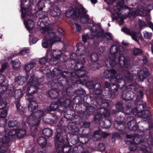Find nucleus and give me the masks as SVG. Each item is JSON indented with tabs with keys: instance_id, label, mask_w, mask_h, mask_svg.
<instances>
[{
	"instance_id": "1",
	"label": "nucleus",
	"mask_w": 153,
	"mask_h": 153,
	"mask_svg": "<svg viewBox=\"0 0 153 153\" xmlns=\"http://www.w3.org/2000/svg\"><path fill=\"white\" fill-rule=\"evenodd\" d=\"M45 112L42 110H39L34 111L33 114L27 117L24 114L22 110L20 109V116L23 118L22 121L23 123V126L25 127L27 124L32 132L35 133L38 131L39 124L40 123L41 118L45 115Z\"/></svg>"
},
{
	"instance_id": "2",
	"label": "nucleus",
	"mask_w": 153,
	"mask_h": 153,
	"mask_svg": "<svg viewBox=\"0 0 153 153\" xmlns=\"http://www.w3.org/2000/svg\"><path fill=\"white\" fill-rule=\"evenodd\" d=\"M54 140V145L57 153H64L72 151L67 134L61 136L59 134H56Z\"/></svg>"
},
{
	"instance_id": "3",
	"label": "nucleus",
	"mask_w": 153,
	"mask_h": 153,
	"mask_svg": "<svg viewBox=\"0 0 153 153\" xmlns=\"http://www.w3.org/2000/svg\"><path fill=\"white\" fill-rule=\"evenodd\" d=\"M86 12L85 9L81 5L70 8L67 11L66 15L68 17L72 18L73 20L77 19L80 17V22L85 24L87 23L89 20V16L86 13Z\"/></svg>"
},
{
	"instance_id": "4",
	"label": "nucleus",
	"mask_w": 153,
	"mask_h": 153,
	"mask_svg": "<svg viewBox=\"0 0 153 153\" xmlns=\"http://www.w3.org/2000/svg\"><path fill=\"white\" fill-rule=\"evenodd\" d=\"M70 76L75 77L74 76L73 72L62 70L60 75L58 78L56 79H51L49 83L56 88L58 87L57 85L62 87H64L67 84L70 85L72 83L71 80L70 79Z\"/></svg>"
},
{
	"instance_id": "5",
	"label": "nucleus",
	"mask_w": 153,
	"mask_h": 153,
	"mask_svg": "<svg viewBox=\"0 0 153 153\" xmlns=\"http://www.w3.org/2000/svg\"><path fill=\"white\" fill-rule=\"evenodd\" d=\"M124 51V49L121 46L118 48L116 45L113 44L111 45L110 52L112 55L107 59V62L111 67H115L117 63L119 64L118 59L120 56L122 55L125 57L123 54Z\"/></svg>"
},
{
	"instance_id": "6",
	"label": "nucleus",
	"mask_w": 153,
	"mask_h": 153,
	"mask_svg": "<svg viewBox=\"0 0 153 153\" xmlns=\"http://www.w3.org/2000/svg\"><path fill=\"white\" fill-rule=\"evenodd\" d=\"M64 53L58 50H54L51 53L50 57L46 56L40 59L39 62L40 64L45 65L48 61L51 64L57 65L60 61V58L63 56Z\"/></svg>"
},
{
	"instance_id": "7",
	"label": "nucleus",
	"mask_w": 153,
	"mask_h": 153,
	"mask_svg": "<svg viewBox=\"0 0 153 153\" xmlns=\"http://www.w3.org/2000/svg\"><path fill=\"white\" fill-rule=\"evenodd\" d=\"M110 82V90L114 96H116L120 92L122 93L125 85L124 79L122 78L111 79Z\"/></svg>"
},
{
	"instance_id": "8",
	"label": "nucleus",
	"mask_w": 153,
	"mask_h": 153,
	"mask_svg": "<svg viewBox=\"0 0 153 153\" xmlns=\"http://www.w3.org/2000/svg\"><path fill=\"white\" fill-rule=\"evenodd\" d=\"M46 38V40L42 42V45L43 48H48V52L51 51L52 46L54 43L61 41L60 38L53 32L48 33Z\"/></svg>"
},
{
	"instance_id": "9",
	"label": "nucleus",
	"mask_w": 153,
	"mask_h": 153,
	"mask_svg": "<svg viewBox=\"0 0 153 153\" xmlns=\"http://www.w3.org/2000/svg\"><path fill=\"white\" fill-rule=\"evenodd\" d=\"M118 61L120 65H123L124 67L129 69L134 74H137L140 70V68L139 66L130 64L129 61L126 59L122 55L119 57Z\"/></svg>"
},
{
	"instance_id": "10",
	"label": "nucleus",
	"mask_w": 153,
	"mask_h": 153,
	"mask_svg": "<svg viewBox=\"0 0 153 153\" xmlns=\"http://www.w3.org/2000/svg\"><path fill=\"white\" fill-rule=\"evenodd\" d=\"M125 120L123 115L118 114H116L114 124V128L119 131L124 130L127 128Z\"/></svg>"
},
{
	"instance_id": "11",
	"label": "nucleus",
	"mask_w": 153,
	"mask_h": 153,
	"mask_svg": "<svg viewBox=\"0 0 153 153\" xmlns=\"http://www.w3.org/2000/svg\"><path fill=\"white\" fill-rule=\"evenodd\" d=\"M31 5L30 0H21V9L20 12H21V18H24L26 15H32V10L29 8Z\"/></svg>"
},
{
	"instance_id": "12",
	"label": "nucleus",
	"mask_w": 153,
	"mask_h": 153,
	"mask_svg": "<svg viewBox=\"0 0 153 153\" xmlns=\"http://www.w3.org/2000/svg\"><path fill=\"white\" fill-rule=\"evenodd\" d=\"M50 80L49 81L48 84L49 86L51 87V89L47 93V95L49 98L52 99H55L59 97V94L60 91L61 90L62 87L57 85L58 87H54L53 85L50 84Z\"/></svg>"
},
{
	"instance_id": "13",
	"label": "nucleus",
	"mask_w": 153,
	"mask_h": 153,
	"mask_svg": "<svg viewBox=\"0 0 153 153\" xmlns=\"http://www.w3.org/2000/svg\"><path fill=\"white\" fill-rule=\"evenodd\" d=\"M74 73V76H75L74 78H78L79 79V82L81 84H83V81H85L86 79L88 78L87 76V72L85 70V68H82L76 71H75Z\"/></svg>"
},
{
	"instance_id": "14",
	"label": "nucleus",
	"mask_w": 153,
	"mask_h": 153,
	"mask_svg": "<svg viewBox=\"0 0 153 153\" xmlns=\"http://www.w3.org/2000/svg\"><path fill=\"white\" fill-rule=\"evenodd\" d=\"M61 106L58 100L56 101L51 102L50 105L47 108L46 113H49L53 117H56V114L55 112L52 113V111H54L57 110H59V108Z\"/></svg>"
},
{
	"instance_id": "15",
	"label": "nucleus",
	"mask_w": 153,
	"mask_h": 153,
	"mask_svg": "<svg viewBox=\"0 0 153 153\" xmlns=\"http://www.w3.org/2000/svg\"><path fill=\"white\" fill-rule=\"evenodd\" d=\"M109 134L102 131L99 127L97 128L94 131L93 138L96 141H100L102 138L105 139L107 137Z\"/></svg>"
},
{
	"instance_id": "16",
	"label": "nucleus",
	"mask_w": 153,
	"mask_h": 153,
	"mask_svg": "<svg viewBox=\"0 0 153 153\" xmlns=\"http://www.w3.org/2000/svg\"><path fill=\"white\" fill-rule=\"evenodd\" d=\"M117 5L114 6L113 11L115 13H117L121 10H125L127 9H129V7L127 5H125V0H112V2H114L116 1Z\"/></svg>"
},
{
	"instance_id": "17",
	"label": "nucleus",
	"mask_w": 153,
	"mask_h": 153,
	"mask_svg": "<svg viewBox=\"0 0 153 153\" xmlns=\"http://www.w3.org/2000/svg\"><path fill=\"white\" fill-rule=\"evenodd\" d=\"M31 15H26V18L24 21V23L26 29L30 31L33 29L34 27L35 23L33 20L34 15L32 13Z\"/></svg>"
},
{
	"instance_id": "18",
	"label": "nucleus",
	"mask_w": 153,
	"mask_h": 153,
	"mask_svg": "<svg viewBox=\"0 0 153 153\" xmlns=\"http://www.w3.org/2000/svg\"><path fill=\"white\" fill-rule=\"evenodd\" d=\"M102 76L103 78L109 79L110 82L111 79H117V71L112 69L105 70L103 72Z\"/></svg>"
},
{
	"instance_id": "19",
	"label": "nucleus",
	"mask_w": 153,
	"mask_h": 153,
	"mask_svg": "<svg viewBox=\"0 0 153 153\" xmlns=\"http://www.w3.org/2000/svg\"><path fill=\"white\" fill-rule=\"evenodd\" d=\"M55 119H56V123L58 122L59 123L56 126V134H59L61 136H64L65 134L66 130L65 129L64 127L65 126V124L64 123V121L61 119L60 120L57 119V117H55Z\"/></svg>"
},
{
	"instance_id": "20",
	"label": "nucleus",
	"mask_w": 153,
	"mask_h": 153,
	"mask_svg": "<svg viewBox=\"0 0 153 153\" xmlns=\"http://www.w3.org/2000/svg\"><path fill=\"white\" fill-rule=\"evenodd\" d=\"M149 75L148 69L146 68H140L137 74V78L139 82H142Z\"/></svg>"
},
{
	"instance_id": "21",
	"label": "nucleus",
	"mask_w": 153,
	"mask_h": 153,
	"mask_svg": "<svg viewBox=\"0 0 153 153\" xmlns=\"http://www.w3.org/2000/svg\"><path fill=\"white\" fill-rule=\"evenodd\" d=\"M149 75L148 69L146 68H140L137 74V78L139 82H142Z\"/></svg>"
},
{
	"instance_id": "22",
	"label": "nucleus",
	"mask_w": 153,
	"mask_h": 153,
	"mask_svg": "<svg viewBox=\"0 0 153 153\" xmlns=\"http://www.w3.org/2000/svg\"><path fill=\"white\" fill-rule=\"evenodd\" d=\"M144 131H148L149 132V135H147L146 140L147 142H146V144H153V121H151L149 123V126L148 128L146 129L145 130L143 129Z\"/></svg>"
},
{
	"instance_id": "23",
	"label": "nucleus",
	"mask_w": 153,
	"mask_h": 153,
	"mask_svg": "<svg viewBox=\"0 0 153 153\" xmlns=\"http://www.w3.org/2000/svg\"><path fill=\"white\" fill-rule=\"evenodd\" d=\"M72 84L70 85L67 84L64 87H62L60 91L62 96L70 97L73 95L74 90L73 87L71 86Z\"/></svg>"
},
{
	"instance_id": "24",
	"label": "nucleus",
	"mask_w": 153,
	"mask_h": 153,
	"mask_svg": "<svg viewBox=\"0 0 153 153\" xmlns=\"http://www.w3.org/2000/svg\"><path fill=\"white\" fill-rule=\"evenodd\" d=\"M86 63L85 59L84 57L80 58V59L74 62V64L72 62L71 67H73L75 71H76L82 68H84L85 64Z\"/></svg>"
},
{
	"instance_id": "25",
	"label": "nucleus",
	"mask_w": 153,
	"mask_h": 153,
	"mask_svg": "<svg viewBox=\"0 0 153 153\" xmlns=\"http://www.w3.org/2000/svg\"><path fill=\"white\" fill-rule=\"evenodd\" d=\"M27 87H32L33 89H36L39 87V83L38 80L34 74H33L30 77L29 81L27 83Z\"/></svg>"
},
{
	"instance_id": "26",
	"label": "nucleus",
	"mask_w": 153,
	"mask_h": 153,
	"mask_svg": "<svg viewBox=\"0 0 153 153\" xmlns=\"http://www.w3.org/2000/svg\"><path fill=\"white\" fill-rule=\"evenodd\" d=\"M25 88L27 89V93L26 96L25 98L28 100L29 102L31 101H34L33 100V94L37 92V90L36 89H33L32 87H27L26 86Z\"/></svg>"
},
{
	"instance_id": "27",
	"label": "nucleus",
	"mask_w": 153,
	"mask_h": 153,
	"mask_svg": "<svg viewBox=\"0 0 153 153\" xmlns=\"http://www.w3.org/2000/svg\"><path fill=\"white\" fill-rule=\"evenodd\" d=\"M98 27L100 28V30L95 35L96 38H99L100 37L105 38V36H109L110 39H112L113 40V37L112 36L111 34V33L109 32H106L105 33L104 30L102 28V27L100 25H98Z\"/></svg>"
},
{
	"instance_id": "28",
	"label": "nucleus",
	"mask_w": 153,
	"mask_h": 153,
	"mask_svg": "<svg viewBox=\"0 0 153 153\" xmlns=\"http://www.w3.org/2000/svg\"><path fill=\"white\" fill-rule=\"evenodd\" d=\"M69 97L62 96L58 100L61 106H63L65 107H68L71 103V100Z\"/></svg>"
},
{
	"instance_id": "29",
	"label": "nucleus",
	"mask_w": 153,
	"mask_h": 153,
	"mask_svg": "<svg viewBox=\"0 0 153 153\" xmlns=\"http://www.w3.org/2000/svg\"><path fill=\"white\" fill-rule=\"evenodd\" d=\"M76 53L78 56H81L85 55L86 53V51L85 46L81 42L77 43L76 45Z\"/></svg>"
},
{
	"instance_id": "30",
	"label": "nucleus",
	"mask_w": 153,
	"mask_h": 153,
	"mask_svg": "<svg viewBox=\"0 0 153 153\" xmlns=\"http://www.w3.org/2000/svg\"><path fill=\"white\" fill-rule=\"evenodd\" d=\"M86 101L87 102L91 104L96 105L94 103H99L100 102H101L102 99L101 97H100L96 96L95 98L93 97L90 95H88L86 97Z\"/></svg>"
},
{
	"instance_id": "31",
	"label": "nucleus",
	"mask_w": 153,
	"mask_h": 153,
	"mask_svg": "<svg viewBox=\"0 0 153 153\" xmlns=\"http://www.w3.org/2000/svg\"><path fill=\"white\" fill-rule=\"evenodd\" d=\"M38 103L35 100L31 101L29 102L28 105V111L31 112L30 115L33 114L35 111L38 109Z\"/></svg>"
},
{
	"instance_id": "32",
	"label": "nucleus",
	"mask_w": 153,
	"mask_h": 153,
	"mask_svg": "<svg viewBox=\"0 0 153 153\" xmlns=\"http://www.w3.org/2000/svg\"><path fill=\"white\" fill-rule=\"evenodd\" d=\"M122 94L125 99L127 100H133L134 98V94L131 90H123Z\"/></svg>"
},
{
	"instance_id": "33",
	"label": "nucleus",
	"mask_w": 153,
	"mask_h": 153,
	"mask_svg": "<svg viewBox=\"0 0 153 153\" xmlns=\"http://www.w3.org/2000/svg\"><path fill=\"white\" fill-rule=\"evenodd\" d=\"M127 124V128L130 131H135L138 128V125L135 120L132 119L129 121Z\"/></svg>"
},
{
	"instance_id": "34",
	"label": "nucleus",
	"mask_w": 153,
	"mask_h": 153,
	"mask_svg": "<svg viewBox=\"0 0 153 153\" xmlns=\"http://www.w3.org/2000/svg\"><path fill=\"white\" fill-rule=\"evenodd\" d=\"M120 73L124 76L125 78L127 81H131L133 79V77L131 74L128 71L125 70L124 68L120 69Z\"/></svg>"
},
{
	"instance_id": "35",
	"label": "nucleus",
	"mask_w": 153,
	"mask_h": 153,
	"mask_svg": "<svg viewBox=\"0 0 153 153\" xmlns=\"http://www.w3.org/2000/svg\"><path fill=\"white\" fill-rule=\"evenodd\" d=\"M92 88H93V93L96 95L100 96L102 92L101 84L98 82L96 83Z\"/></svg>"
},
{
	"instance_id": "36",
	"label": "nucleus",
	"mask_w": 153,
	"mask_h": 153,
	"mask_svg": "<svg viewBox=\"0 0 153 153\" xmlns=\"http://www.w3.org/2000/svg\"><path fill=\"white\" fill-rule=\"evenodd\" d=\"M62 70L58 68H54L49 74H47V76L49 78H52L54 76H60Z\"/></svg>"
},
{
	"instance_id": "37",
	"label": "nucleus",
	"mask_w": 153,
	"mask_h": 153,
	"mask_svg": "<svg viewBox=\"0 0 153 153\" xmlns=\"http://www.w3.org/2000/svg\"><path fill=\"white\" fill-rule=\"evenodd\" d=\"M50 15L53 17H56L59 15L61 13V10L59 7L55 6L53 9H51L50 11Z\"/></svg>"
},
{
	"instance_id": "38",
	"label": "nucleus",
	"mask_w": 153,
	"mask_h": 153,
	"mask_svg": "<svg viewBox=\"0 0 153 153\" xmlns=\"http://www.w3.org/2000/svg\"><path fill=\"white\" fill-rule=\"evenodd\" d=\"M87 104L85 105L83 103H80L79 105H76V110L79 114H82L86 111Z\"/></svg>"
},
{
	"instance_id": "39",
	"label": "nucleus",
	"mask_w": 153,
	"mask_h": 153,
	"mask_svg": "<svg viewBox=\"0 0 153 153\" xmlns=\"http://www.w3.org/2000/svg\"><path fill=\"white\" fill-rule=\"evenodd\" d=\"M147 106L145 103H137L135 107H134L135 111L138 113H140L143 111L145 108H146Z\"/></svg>"
},
{
	"instance_id": "40",
	"label": "nucleus",
	"mask_w": 153,
	"mask_h": 153,
	"mask_svg": "<svg viewBox=\"0 0 153 153\" xmlns=\"http://www.w3.org/2000/svg\"><path fill=\"white\" fill-rule=\"evenodd\" d=\"M147 140H146V141L142 144L143 147L140 148V150L142 152H148V150H151L153 148V144H150V145L149 144H146V143L147 142Z\"/></svg>"
},
{
	"instance_id": "41",
	"label": "nucleus",
	"mask_w": 153,
	"mask_h": 153,
	"mask_svg": "<svg viewBox=\"0 0 153 153\" xmlns=\"http://www.w3.org/2000/svg\"><path fill=\"white\" fill-rule=\"evenodd\" d=\"M7 124V120L4 118H0V133L3 135L5 133V129L4 127Z\"/></svg>"
},
{
	"instance_id": "42",
	"label": "nucleus",
	"mask_w": 153,
	"mask_h": 153,
	"mask_svg": "<svg viewBox=\"0 0 153 153\" xmlns=\"http://www.w3.org/2000/svg\"><path fill=\"white\" fill-rule=\"evenodd\" d=\"M144 142L141 139L140 137H133V139L131 140H126V143L127 144H130L132 143H134V144L137 145L140 143L142 144Z\"/></svg>"
},
{
	"instance_id": "43",
	"label": "nucleus",
	"mask_w": 153,
	"mask_h": 153,
	"mask_svg": "<svg viewBox=\"0 0 153 153\" xmlns=\"http://www.w3.org/2000/svg\"><path fill=\"white\" fill-rule=\"evenodd\" d=\"M36 60L30 61L29 63L25 65L24 69L26 72H29L36 65Z\"/></svg>"
},
{
	"instance_id": "44",
	"label": "nucleus",
	"mask_w": 153,
	"mask_h": 153,
	"mask_svg": "<svg viewBox=\"0 0 153 153\" xmlns=\"http://www.w3.org/2000/svg\"><path fill=\"white\" fill-rule=\"evenodd\" d=\"M140 116L143 119L149 120L151 117V113L149 111L146 110L141 113Z\"/></svg>"
},
{
	"instance_id": "45",
	"label": "nucleus",
	"mask_w": 153,
	"mask_h": 153,
	"mask_svg": "<svg viewBox=\"0 0 153 153\" xmlns=\"http://www.w3.org/2000/svg\"><path fill=\"white\" fill-rule=\"evenodd\" d=\"M47 141V138L43 137H39L38 138L37 143L42 148H44L46 147Z\"/></svg>"
},
{
	"instance_id": "46",
	"label": "nucleus",
	"mask_w": 153,
	"mask_h": 153,
	"mask_svg": "<svg viewBox=\"0 0 153 153\" xmlns=\"http://www.w3.org/2000/svg\"><path fill=\"white\" fill-rule=\"evenodd\" d=\"M102 67V65L97 62H94L90 66L88 69L89 71H94L99 69Z\"/></svg>"
},
{
	"instance_id": "47",
	"label": "nucleus",
	"mask_w": 153,
	"mask_h": 153,
	"mask_svg": "<svg viewBox=\"0 0 153 153\" xmlns=\"http://www.w3.org/2000/svg\"><path fill=\"white\" fill-rule=\"evenodd\" d=\"M48 23L47 20L43 21L42 20V22L39 23H38V25L41 27V29L42 30L45 32H47L49 31L50 29L49 27L47 26V24Z\"/></svg>"
},
{
	"instance_id": "48",
	"label": "nucleus",
	"mask_w": 153,
	"mask_h": 153,
	"mask_svg": "<svg viewBox=\"0 0 153 153\" xmlns=\"http://www.w3.org/2000/svg\"><path fill=\"white\" fill-rule=\"evenodd\" d=\"M42 133L46 138H49L52 136L53 132L51 129L49 128H46L42 130Z\"/></svg>"
},
{
	"instance_id": "49",
	"label": "nucleus",
	"mask_w": 153,
	"mask_h": 153,
	"mask_svg": "<svg viewBox=\"0 0 153 153\" xmlns=\"http://www.w3.org/2000/svg\"><path fill=\"white\" fill-rule=\"evenodd\" d=\"M19 89L16 90L14 93V96L15 98L14 101L15 104L16 106V108L18 110L19 108Z\"/></svg>"
},
{
	"instance_id": "50",
	"label": "nucleus",
	"mask_w": 153,
	"mask_h": 153,
	"mask_svg": "<svg viewBox=\"0 0 153 153\" xmlns=\"http://www.w3.org/2000/svg\"><path fill=\"white\" fill-rule=\"evenodd\" d=\"M100 25L99 24H96L94 22L92 26L90 28V30L93 33H95L97 32V33L95 34L94 35L93 37H92V38L96 37L95 35L99 32V31L100 30V28L98 27V25Z\"/></svg>"
},
{
	"instance_id": "51",
	"label": "nucleus",
	"mask_w": 153,
	"mask_h": 153,
	"mask_svg": "<svg viewBox=\"0 0 153 153\" xmlns=\"http://www.w3.org/2000/svg\"><path fill=\"white\" fill-rule=\"evenodd\" d=\"M100 95L104 96V98H105V97H106V98L107 97H110L111 98L113 94L112 93V92H111L110 89H108L107 90L105 89L102 90V92L101 94H100Z\"/></svg>"
},
{
	"instance_id": "52",
	"label": "nucleus",
	"mask_w": 153,
	"mask_h": 153,
	"mask_svg": "<svg viewBox=\"0 0 153 153\" xmlns=\"http://www.w3.org/2000/svg\"><path fill=\"white\" fill-rule=\"evenodd\" d=\"M131 103L126 104L125 108H123V111L124 112L125 114H130L133 112V108L131 106Z\"/></svg>"
},
{
	"instance_id": "53",
	"label": "nucleus",
	"mask_w": 153,
	"mask_h": 153,
	"mask_svg": "<svg viewBox=\"0 0 153 153\" xmlns=\"http://www.w3.org/2000/svg\"><path fill=\"white\" fill-rule=\"evenodd\" d=\"M96 108L91 105L90 104H87L86 111L91 115L94 114L96 111Z\"/></svg>"
},
{
	"instance_id": "54",
	"label": "nucleus",
	"mask_w": 153,
	"mask_h": 153,
	"mask_svg": "<svg viewBox=\"0 0 153 153\" xmlns=\"http://www.w3.org/2000/svg\"><path fill=\"white\" fill-rule=\"evenodd\" d=\"M19 128L14 129H10L9 131L7 134L8 135L10 136H16L18 137H19Z\"/></svg>"
},
{
	"instance_id": "55",
	"label": "nucleus",
	"mask_w": 153,
	"mask_h": 153,
	"mask_svg": "<svg viewBox=\"0 0 153 153\" xmlns=\"http://www.w3.org/2000/svg\"><path fill=\"white\" fill-rule=\"evenodd\" d=\"M99 112L104 117H108L110 114V111L107 108H100Z\"/></svg>"
},
{
	"instance_id": "56",
	"label": "nucleus",
	"mask_w": 153,
	"mask_h": 153,
	"mask_svg": "<svg viewBox=\"0 0 153 153\" xmlns=\"http://www.w3.org/2000/svg\"><path fill=\"white\" fill-rule=\"evenodd\" d=\"M83 100L82 97L80 96H75L72 100V102L75 104L78 105L80 103H82Z\"/></svg>"
},
{
	"instance_id": "57",
	"label": "nucleus",
	"mask_w": 153,
	"mask_h": 153,
	"mask_svg": "<svg viewBox=\"0 0 153 153\" xmlns=\"http://www.w3.org/2000/svg\"><path fill=\"white\" fill-rule=\"evenodd\" d=\"M42 119L43 122L45 124L52 123L56 124L57 121L56 119L54 120L51 118L44 117Z\"/></svg>"
},
{
	"instance_id": "58",
	"label": "nucleus",
	"mask_w": 153,
	"mask_h": 153,
	"mask_svg": "<svg viewBox=\"0 0 153 153\" xmlns=\"http://www.w3.org/2000/svg\"><path fill=\"white\" fill-rule=\"evenodd\" d=\"M144 96V94L143 91L139 90L137 91V96L136 98V101L140 102L142 101V98Z\"/></svg>"
},
{
	"instance_id": "59",
	"label": "nucleus",
	"mask_w": 153,
	"mask_h": 153,
	"mask_svg": "<svg viewBox=\"0 0 153 153\" xmlns=\"http://www.w3.org/2000/svg\"><path fill=\"white\" fill-rule=\"evenodd\" d=\"M116 109L117 110V111H120L123 110L124 108L123 107V101H118L115 103Z\"/></svg>"
},
{
	"instance_id": "60",
	"label": "nucleus",
	"mask_w": 153,
	"mask_h": 153,
	"mask_svg": "<svg viewBox=\"0 0 153 153\" xmlns=\"http://www.w3.org/2000/svg\"><path fill=\"white\" fill-rule=\"evenodd\" d=\"M71 142L72 144L75 145L76 144L79 140V136L77 134L72 135L71 137Z\"/></svg>"
},
{
	"instance_id": "61",
	"label": "nucleus",
	"mask_w": 153,
	"mask_h": 153,
	"mask_svg": "<svg viewBox=\"0 0 153 153\" xmlns=\"http://www.w3.org/2000/svg\"><path fill=\"white\" fill-rule=\"evenodd\" d=\"M9 146V144H2L0 147V152L5 153L8 150Z\"/></svg>"
},
{
	"instance_id": "62",
	"label": "nucleus",
	"mask_w": 153,
	"mask_h": 153,
	"mask_svg": "<svg viewBox=\"0 0 153 153\" xmlns=\"http://www.w3.org/2000/svg\"><path fill=\"white\" fill-rule=\"evenodd\" d=\"M102 114L100 112L95 114L94 117V122L97 124L100 123V121L102 120Z\"/></svg>"
},
{
	"instance_id": "63",
	"label": "nucleus",
	"mask_w": 153,
	"mask_h": 153,
	"mask_svg": "<svg viewBox=\"0 0 153 153\" xmlns=\"http://www.w3.org/2000/svg\"><path fill=\"white\" fill-rule=\"evenodd\" d=\"M74 93L78 95V96L83 95L86 94L85 91L82 88L76 89L74 91Z\"/></svg>"
},
{
	"instance_id": "64",
	"label": "nucleus",
	"mask_w": 153,
	"mask_h": 153,
	"mask_svg": "<svg viewBox=\"0 0 153 153\" xmlns=\"http://www.w3.org/2000/svg\"><path fill=\"white\" fill-rule=\"evenodd\" d=\"M90 59L92 62H97L99 60V56L97 53H93L91 54Z\"/></svg>"
}]
</instances>
